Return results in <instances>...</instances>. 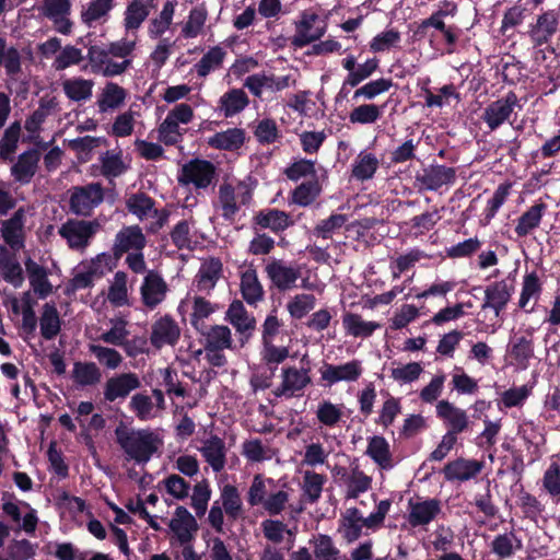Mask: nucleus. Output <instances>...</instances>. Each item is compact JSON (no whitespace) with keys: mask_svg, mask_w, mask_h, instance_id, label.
Masks as SVG:
<instances>
[{"mask_svg":"<svg viewBox=\"0 0 560 560\" xmlns=\"http://www.w3.org/2000/svg\"><path fill=\"white\" fill-rule=\"evenodd\" d=\"M155 7V0H129L122 14L124 32L139 34L143 22Z\"/></svg>","mask_w":560,"mask_h":560,"instance_id":"23","label":"nucleus"},{"mask_svg":"<svg viewBox=\"0 0 560 560\" xmlns=\"http://www.w3.org/2000/svg\"><path fill=\"white\" fill-rule=\"evenodd\" d=\"M141 381L136 373H120L109 377L104 385V399L114 402L118 399H125L128 395L140 388Z\"/></svg>","mask_w":560,"mask_h":560,"instance_id":"22","label":"nucleus"},{"mask_svg":"<svg viewBox=\"0 0 560 560\" xmlns=\"http://www.w3.org/2000/svg\"><path fill=\"white\" fill-rule=\"evenodd\" d=\"M115 0H92L83 4L80 10V21L88 28H94L107 23Z\"/></svg>","mask_w":560,"mask_h":560,"instance_id":"32","label":"nucleus"},{"mask_svg":"<svg viewBox=\"0 0 560 560\" xmlns=\"http://www.w3.org/2000/svg\"><path fill=\"white\" fill-rule=\"evenodd\" d=\"M256 222L261 228L270 229L273 232L283 231L291 224L289 214L277 209L260 211L256 215Z\"/></svg>","mask_w":560,"mask_h":560,"instance_id":"64","label":"nucleus"},{"mask_svg":"<svg viewBox=\"0 0 560 560\" xmlns=\"http://www.w3.org/2000/svg\"><path fill=\"white\" fill-rule=\"evenodd\" d=\"M249 103L246 93L242 89H232L219 100V108L224 117H232L242 112Z\"/></svg>","mask_w":560,"mask_h":560,"instance_id":"55","label":"nucleus"},{"mask_svg":"<svg viewBox=\"0 0 560 560\" xmlns=\"http://www.w3.org/2000/svg\"><path fill=\"white\" fill-rule=\"evenodd\" d=\"M276 486L272 478H267L260 474L255 475L246 494L247 503L250 506L261 505Z\"/></svg>","mask_w":560,"mask_h":560,"instance_id":"51","label":"nucleus"},{"mask_svg":"<svg viewBox=\"0 0 560 560\" xmlns=\"http://www.w3.org/2000/svg\"><path fill=\"white\" fill-rule=\"evenodd\" d=\"M103 200L104 190L98 183L73 187L70 195V209L78 215H89Z\"/></svg>","mask_w":560,"mask_h":560,"instance_id":"11","label":"nucleus"},{"mask_svg":"<svg viewBox=\"0 0 560 560\" xmlns=\"http://www.w3.org/2000/svg\"><path fill=\"white\" fill-rule=\"evenodd\" d=\"M513 287L505 280L493 282L486 287L481 308L492 310L497 317L505 310L511 300Z\"/></svg>","mask_w":560,"mask_h":560,"instance_id":"31","label":"nucleus"},{"mask_svg":"<svg viewBox=\"0 0 560 560\" xmlns=\"http://www.w3.org/2000/svg\"><path fill=\"white\" fill-rule=\"evenodd\" d=\"M378 167L380 160L375 154L361 151L352 163L351 176L360 182L369 180L373 178Z\"/></svg>","mask_w":560,"mask_h":560,"instance_id":"47","label":"nucleus"},{"mask_svg":"<svg viewBox=\"0 0 560 560\" xmlns=\"http://www.w3.org/2000/svg\"><path fill=\"white\" fill-rule=\"evenodd\" d=\"M125 205L128 212L139 221L152 219L147 226L149 233H158L168 221V210L155 208V201L144 192L130 194Z\"/></svg>","mask_w":560,"mask_h":560,"instance_id":"4","label":"nucleus"},{"mask_svg":"<svg viewBox=\"0 0 560 560\" xmlns=\"http://www.w3.org/2000/svg\"><path fill=\"white\" fill-rule=\"evenodd\" d=\"M3 513L19 525V529L33 536L39 518L37 511L25 501H8L2 504Z\"/></svg>","mask_w":560,"mask_h":560,"instance_id":"18","label":"nucleus"},{"mask_svg":"<svg viewBox=\"0 0 560 560\" xmlns=\"http://www.w3.org/2000/svg\"><path fill=\"white\" fill-rule=\"evenodd\" d=\"M101 224L96 220L68 219L58 229V234L72 250L84 253Z\"/></svg>","mask_w":560,"mask_h":560,"instance_id":"5","label":"nucleus"},{"mask_svg":"<svg viewBox=\"0 0 560 560\" xmlns=\"http://www.w3.org/2000/svg\"><path fill=\"white\" fill-rule=\"evenodd\" d=\"M31 212V207H20L10 219L2 222L1 234L10 247L18 248L22 246L25 220Z\"/></svg>","mask_w":560,"mask_h":560,"instance_id":"33","label":"nucleus"},{"mask_svg":"<svg viewBox=\"0 0 560 560\" xmlns=\"http://www.w3.org/2000/svg\"><path fill=\"white\" fill-rule=\"evenodd\" d=\"M168 526L180 545L190 542L198 530V523L195 516L185 506H177L175 509Z\"/></svg>","mask_w":560,"mask_h":560,"instance_id":"26","label":"nucleus"},{"mask_svg":"<svg viewBox=\"0 0 560 560\" xmlns=\"http://www.w3.org/2000/svg\"><path fill=\"white\" fill-rule=\"evenodd\" d=\"M363 374L362 361L353 359L341 364L324 362L319 368L320 381L324 386L338 383H355Z\"/></svg>","mask_w":560,"mask_h":560,"instance_id":"10","label":"nucleus"},{"mask_svg":"<svg viewBox=\"0 0 560 560\" xmlns=\"http://www.w3.org/2000/svg\"><path fill=\"white\" fill-rule=\"evenodd\" d=\"M342 326L347 336L353 338H369L381 324L373 320H365L360 314L348 312L342 316Z\"/></svg>","mask_w":560,"mask_h":560,"instance_id":"40","label":"nucleus"},{"mask_svg":"<svg viewBox=\"0 0 560 560\" xmlns=\"http://www.w3.org/2000/svg\"><path fill=\"white\" fill-rule=\"evenodd\" d=\"M65 95L73 102H86L92 97L94 81L82 77H72L61 82Z\"/></svg>","mask_w":560,"mask_h":560,"instance_id":"44","label":"nucleus"},{"mask_svg":"<svg viewBox=\"0 0 560 560\" xmlns=\"http://www.w3.org/2000/svg\"><path fill=\"white\" fill-rule=\"evenodd\" d=\"M366 455L382 469H390L393 467L389 443L383 436L374 435L369 439Z\"/></svg>","mask_w":560,"mask_h":560,"instance_id":"49","label":"nucleus"},{"mask_svg":"<svg viewBox=\"0 0 560 560\" xmlns=\"http://www.w3.org/2000/svg\"><path fill=\"white\" fill-rule=\"evenodd\" d=\"M240 287L243 299L249 305H255L257 302L264 299V287L259 281L257 271L254 268H248L242 272Z\"/></svg>","mask_w":560,"mask_h":560,"instance_id":"45","label":"nucleus"},{"mask_svg":"<svg viewBox=\"0 0 560 560\" xmlns=\"http://www.w3.org/2000/svg\"><path fill=\"white\" fill-rule=\"evenodd\" d=\"M198 451L213 472L219 474L225 468L228 447L225 442L218 435L203 440Z\"/></svg>","mask_w":560,"mask_h":560,"instance_id":"29","label":"nucleus"},{"mask_svg":"<svg viewBox=\"0 0 560 560\" xmlns=\"http://www.w3.org/2000/svg\"><path fill=\"white\" fill-rule=\"evenodd\" d=\"M71 8V0H43L39 11L52 23L55 31L62 35H70L73 30V22L70 19Z\"/></svg>","mask_w":560,"mask_h":560,"instance_id":"13","label":"nucleus"},{"mask_svg":"<svg viewBox=\"0 0 560 560\" xmlns=\"http://www.w3.org/2000/svg\"><path fill=\"white\" fill-rule=\"evenodd\" d=\"M253 187L245 180H224L218 189V198L213 203L214 210L229 222H234L243 207L250 203Z\"/></svg>","mask_w":560,"mask_h":560,"instance_id":"3","label":"nucleus"},{"mask_svg":"<svg viewBox=\"0 0 560 560\" xmlns=\"http://www.w3.org/2000/svg\"><path fill=\"white\" fill-rule=\"evenodd\" d=\"M26 275L28 278L30 285L33 292L39 299H46L54 292V285L48 279V269L33 260L27 258L24 261Z\"/></svg>","mask_w":560,"mask_h":560,"instance_id":"35","label":"nucleus"},{"mask_svg":"<svg viewBox=\"0 0 560 560\" xmlns=\"http://www.w3.org/2000/svg\"><path fill=\"white\" fill-rule=\"evenodd\" d=\"M326 481L327 478L325 475L318 474L314 470L304 471L302 491L303 495L310 503H315L319 500Z\"/></svg>","mask_w":560,"mask_h":560,"instance_id":"62","label":"nucleus"},{"mask_svg":"<svg viewBox=\"0 0 560 560\" xmlns=\"http://www.w3.org/2000/svg\"><path fill=\"white\" fill-rule=\"evenodd\" d=\"M225 319L234 327L241 340H248L256 329L255 317L247 312L240 300H234L229 305Z\"/></svg>","mask_w":560,"mask_h":560,"instance_id":"28","label":"nucleus"},{"mask_svg":"<svg viewBox=\"0 0 560 560\" xmlns=\"http://www.w3.org/2000/svg\"><path fill=\"white\" fill-rule=\"evenodd\" d=\"M295 83L296 79L294 74L291 73L277 77L261 72L247 77L244 86L247 88L254 96L261 97L265 91L277 93L295 85Z\"/></svg>","mask_w":560,"mask_h":560,"instance_id":"12","label":"nucleus"},{"mask_svg":"<svg viewBox=\"0 0 560 560\" xmlns=\"http://www.w3.org/2000/svg\"><path fill=\"white\" fill-rule=\"evenodd\" d=\"M107 300L114 306L129 305L128 275L125 271H117L109 284Z\"/></svg>","mask_w":560,"mask_h":560,"instance_id":"56","label":"nucleus"},{"mask_svg":"<svg viewBox=\"0 0 560 560\" xmlns=\"http://www.w3.org/2000/svg\"><path fill=\"white\" fill-rule=\"evenodd\" d=\"M456 172L453 167L444 165H432L425 170L421 175H418L417 179L423 188L428 190H436L443 185L454 183Z\"/></svg>","mask_w":560,"mask_h":560,"instance_id":"39","label":"nucleus"},{"mask_svg":"<svg viewBox=\"0 0 560 560\" xmlns=\"http://www.w3.org/2000/svg\"><path fill=\"white\" fill-rule=\"evenodd\" d=\"M139 42V34L125 32L121 38L110 42L107 47L90 46L88 60L92 72L105 78L124 74L132 66Z\"/></svg>","mask_w":560,"mask_h":560,"instance_id":"1","label":"nucleus"},{"mask_svg":"<svg viewBox=\"0 0 560 560\" xmlns=\"http://www.w3.org/2000/svg\"><path fill=\"white\" fill-rule=\"evenodd\" d=\"M559 28V14L553 10H548L537 15L535 21L529 24L527 35L534 47H540L548 44Z\"/></svg>","mask_w":560,"mask_h":560,"instance_id":"19","label":"nucleus"},{"mask_svg":"<svg viewBox=\"0 0 560 560\" xmlns=\"http://www.w3.org/2000/svg\"><path fill=\"white\" fill-rule=\"evenodd\" d=\"M517 96L510 92L504 97L490 103L482 114V119L490 130H495L509 119L517 105Z\"/></svg>","mask_w":560,"mask_h":560,"instance_id":"27","label":"nucleus"},{"mask_svg":"<svg viewBox=\"0 0 560 560\" xmlns=\"http://www.w3.org/2000/svg\"><path fill=\"white\" fill-rule=\"evenodd\" d=\"M264 271L270 284L279 291H289L296 287L301 268L284 259L270 257L265 261Z\"/></svg>","mask_w":560,"mask_h":560,"instance_id":"7","label":"nucleus"},{"mask_svg":"<svg viewBox=\"0 0 560 560\" xmlns=\"http://www.w3.org/2000/svg\"><path fill=\"white\" fill-rule=\"evenodd\" d=\"M457 11L456 4L452 2H446L445 8L439 9L433 12L429 18L421 21L418 27V33L425 35L427 31L432 27L439 32H441L445 44L447 45V52H454V46L459 36V28L454 25H446L444 22V18L447 15H455Z\"/></svg>","mask_w":560,"mask_h":560,"instance_id":"8","label":"nucleus"},{"mask_svg":"<svg viewBox=\"0 0 560 560\" xmlns=\"http://www.w3.org/2000/svg\"><path fill=\"white\" fill-rule=\"evenodd\" d=\"M109 326L97 336L96 340L116 347L124 346L129 336L128 322L122 317H116L109 320Z\"/></svg>","mask_w":560,"mask_h":560,"instance_id":"53","label":"nucleus"},{"mask_svg":"<svg viewBox=\"0 0 560 560\" xmlns=\"http://www.w3.org/2000/svg\"><path fill=\"white\" fill-rule=\"evenodd\" d=\"M221 508L230 518L236 520L243 513V502L237 488L234 485L226 483L220 492Z\"/></svg>","mask_w":560,"mask_h":560,"instance_id":"58","label":"nucleus"},{"mask_svg":"<svg viewBox=\"0 0 560 560\" xmlns=\"http://www.w3.org/2000/svg\"><path fill=\"white\" fill-rule=\"evenodd\" d=\"M205 347L213 349H231L233 343L231 329L225 325H214L207 327L205 334Z\"/></svg>","mask_w":560,"mask_h":560,"instance_id":"59","label":"nucleus"},{"mask_svg":"<svg viewBox=\"0 0 560 560\" xmlns=\"http://www.w3.org/2000/svg\"><path fill=\"white\" fill-rule=\"evenodd\" d=\"M71 377L79 386H95L102 380V372L94 362H75Z\"/></svg>","mask_w":560,"mask_h":560,"instance_id":"52","label":"nucleus"},{"mask_svg":"<svg viewBox=\"0 0 560 560\" xmlns=\"http://www.w3.org/2000/svg\"><path fill=\"white\" fill-rule=\"evenodd\" d=\"M441 502L436 499L410 500L407 521L411 527L429 525L441 513Z\"/></svg>","mask_w":560,"mask_h":560,"instance_id":"25","label":"nucleus"},{"mask_svg":"<svg viewBox=\"0 0 560 560\" xmlns=\"http://www.w3.org/2000/svg\"><path fill=\"white\" fill-rule=\"evenodd\" d=\"M509 355L518 369L526 370L529 366V361L534 358V340L514 336L509 345Z\"/></svg>","mask_w":560,"mask_h":560,"instance_id":"42","label":"nucleus"},{"mask_svg":"<svg viewBox=\"0 0 560 560\" xmlns=\"http://www.w3.org/2000/svg\"><path fill=\"white\" fill-rule=\"evenodd\" d=\"M114 261L110 254L101 253L89 261L82 262L72 278V287L75 290L92 287L95 280L101 279L113 269Z\"/></svg>","mask_w":560,"mask_h":560,"instance_id":"9","label":"nucleus"},{"mask_svg":"<svg viewBox=\"0 0 560 560\" xmlns=\"http://www.w3.org/2000/svg\"><path fill=\"white\" fill-rule=\"evenodd\" d=\"M522 547V540L513 532L497 535L490 544L491 551L499 559L511 558Z\"/></svg>","mask_w":560,"mask_h":560,"instance_id":"54","label":"nucleus"},{"mask_svg":"<svg viewBox=\"0 0 560 560\" xmlns=\"http://www.w3.org/2000/svg\"><path fill=\"white\" fill-rule=\"evenodd\" d=\"M435 412L436 417L442 420L447 428L446 433H452L456 438L457 434L467 431L471 424L466 410L446 399L436 402Z\"/></svg>","mask_w":560,"mask_h":560,"instance_id":"15","label":"nucleus"},{"mask_svg":"<svg viewBox=\"0 0 560 560\" xmlns=\"http://www.w3.org/2000/svg\"><path fill=\"white\" fill-rule=\"evenodd\" d=\"M40 154L32 149L19 155L16 162L11 167V175L15 182L26 185L37 172Z\"/></svg>","mask_w":560,"mask_h":560,"instance_id":"37","label":"nucleus"},{"mask_svg":"<svg viewBox=\"0 0 560 560\" xmlns=\"http://www.w3.org/2000/svg\"><path fill=\"white\" fill-rule=\"evenodd\" d=\"M180 337V328L171 316L165 315L156 319L151 327L150 342L156 348L174 347Z\"/></svg>","mask_w":560,"mask_h":560,"instance_id":"24","label":"nucleus"},{"mask_svg":"<svg viewBox=\"0 0 560 560\" xmlns=\"http://www.w3.org/2000/svg\"><path fill=\"white\" fill-rule=\"evenodd\" d=\"M280 378V384L273 389L277 397L299 396L312 382L308 369H298L295 366L283 368Z\"/></svg>","mask_w":560,"mask_h":560,"instance_id":"16","label":"nucleus"},{"mask_svg":"<svg viewBox=\"0 0 560 560\" xmlns=\"http://www.w3.org/2000/svg\"><path fill=\"white\" fill-rule=\"evenodd\" d=\"M481 469L482 463L479 460L457 458L445 465L443 474L448 481H467L476 477Z\"/></svg>","mask_w":560,"mask_h":560,"instance_id":"38","label":"nucleus"},{"mask_svg":"<svg viewBox=\"0 0 560 560\" xmlns=\"http://www.w3.org/2000/svg\"><path fill=\"white\" fill-rule=\"evenodd\" d=\"M242 455L250 463H261L270 460L275 456V452L261 440L250 439L243 442Z\"/></svg>","mask_w":560,"mask_h":560,"instance_id":"60","label":"nucleus"},{"mask_svg":"<svg viewBox=\"0 0 560 560\" xmlns=\"http://www.w3.org/2000/svg\"><path fill=\"white\" fill-rule=\"evenodd\" d=\"M364 528L363 515L360 510L357 508H349L340 515L337 533L345 542L353 544L364 535Z\"/></svg>","mask_w":560,"mask_h":560,"instance_id":"30","label":"nucleus"},{"mask_svg":"<svg viewBox=\"0 0 560 560\" xmlns=\"http://www.w3.org/2000/svg\"><path fill=\"white\" fill-rule=\"evenodd\" d=\"M264 537L272 545H281L285 541L293 545L295 534L285 523L279 520L267 518L260 523Z\"/></svg>","mask_w":560,"mask_h":560,"instance_id":"43","label":"nucleus"},{"mask_svg":"<svg viewBox=\"0 0 560 560\" xmlns=\"http://www.w3.org/2000/svg\"><path fill=\"white\" fill-rule=\"evenodd\" d=\"M326 32L324 24H320L319 16L311 11H304L295 24V34L292 44L303 47L319 39Z\"/></svg>","mask_w":560,"mask_h":560,"instance_id":"21","label":"nucleus"},{"mask_svg":"<svg viewBox=\"0 0 560 560\" xmlns=\"http://www.w3.org/2000/svg\"><path fill=\"white\" fill-rule=\"evenodd\" d=\"M222 273V264L217 258L203 261L192 282V290L199 293H209L217 284Z\"/></svg>","mask_w":560,"mask_h":560,"instance_id":"36","label":"nucleus"},{"mask_svg":"<svg viewBox=\"0 0 560 560\" xmlns=\"http://www.w3.org/2000/svg\"><path fill=\"white\" fill-rule=\"evenodd\" d=\"M141 303L149 310L156 308L166 299L168 285L155 270H149L139 288Z\"/></svg>","mask_w":560,"mask_h":560,"instance_id":"17","label":"nucleus"},{"mask_svg":"<svg viewBox=\"0 0 560 560\" xmlns=\"http://www.w3.org/2000/svg\"><path fill=\"white\" fill-rule=\"evenodd\" d=\"M115 435L127 459L138 464L148 463L162 445L158 434L150 430H135L120 424L115 429Z\"/></svg>","mask_w":560,"mask_h":560,"instance_id":"2","label":"nucleus"},{"mask_svg":"<svg viewBox=\"0 0 560 560\" xmlns=\"http://www.w3.org/2000/svg\"><path fill=\"white\" fill-rule=\"evenodd\" d=\"M420 362L398 363L389 370V377L400 386L417 382L423 373Z\"/></svg>","mask_w":560,"mask_h":560,"instance_id":"57","label":"nucleus"},{"mask_svg":"<svg viewBox=\"0 0 560 560\" xmlns=\"http://www.w3.org/2000/svg\"><path fill=\"white\" fill-rule=\"evenodd\" d=\"M215 177V166L206 160H191L182 168L179 182L183 184H192L196 188H208Z\"/></svg>","mask_w":560,"mask_h":560,"instance_id":"20","label":"nucleus"},{"mask_svg":"<svg viewBox=\"0 0 560 560\" xmlns=\"http://www.w3.org/2000/svg\"><path fill=\"white\" fill-rule=\"evenodd\" d=\"M40 335L46 340L54 339L61 330V319L54 303H45L39 317Z\"/></svg>","mask_w":560,"mask_h":560,"instance_id":"48","label":"nucleus"},{"mask_svg":"<svg viewBox=\"0 0 560 560\" xmlns=\"http://www.w3.org/2000/svg\"><path fill=\"white\" fill-rule=\"evenodd\" d=\"M244 131L238 128H231L212 136L208 143L220 150H236L244 143Z\"/></svg>","mask_w":560,"mask_h":560,"instance_id":"61","label":"nucleus"},{"mask_svg":"<svg viewBox=\"0 0 560 560\" xmlns=\"http://www.w3.org/2000/svg\"><path fill=\"white\" fill-rule=\"evenodd\" d=\"M127 90L115 82H107L100 91L96 106L100 114L113 113L125 105Z\"/></svg>","mask_w":560,"mask_h":560,"instance_id":"34","label":"nucleus"},{"mask_svg":"<svg viewBox=\"0 0 560 560\" xmlns=\"http://www.w3.org/2000/svg\"><path fill=\"white\" fill-rule=\"evenodd\" d=\"M147 246V237L138 224L124 225L114 237L113 255L120 258L125 254L142 252Z\"/></svg>","mask_w":560,"mask_h":560,"instance_id":"14","label":"nucleus"},{"mask_svg":"<svg viewBox=\"0 0 560 560\" xmlns=\"http://www.w3.org/2000/svg\"><path fill=\"white\" fill-rule=\"evenodd\" d=\"M0 268L7 282L14 288L22 287L24 282L23 269L20 262L3 246L0 247Z\"/></svg>","mask_w":560,"mask_h":560,"instance_id":"50","label":"nucleus"},{"mask_svg":"<svg viewBox=\"0 0 560 560\" xmlns=\"http://www.w3.org/2000/svg\"><path fill=\"white\" fill-rule=\"evenodd\" d=\"M176 5V0H167L160 13L150 20L147 31L151 39L161 38L171 28Z\"/></svg>","mask_w":560,"mask_h":560,"instance_id":"41","label":"nucleus"},{"mask_svg":"<svg viewBox=\"0 0 560 560\" xmlns=\"http://www.w3.org/2000/svg\"><path fill=\"white\" fill-rule=\"evenodd\" d=\"M190 291L180 301L178 313L183 318L188 317L190 325L200 334L207 329L206 320L217 312L218 307L206 298Z\"/></svg>","mask_w":560,"mask_h":560,"instance_id":"6","label":"nucleus"},{"mask_svg":"<svg viewBox=\"0 0 560 560\" xmlns=\"http://www.w3.org/2000/svg\"><path fill=\"white\" fill-rule=\"evenodd\" d=\"M226 57V51L220 47H211L198 62L194 65L192 70L197 73L198 78L205 79L211 72L219 70Z\"/></svg>","mask_w":560,"mask_h":560,"instance_id":"46","label":"nucleus"},{"mask_svg":"<svg viewBox=\"0 0 560 560\" xmlns=\"http://www.w3.org/2000/svg\"><path fill=\"white\" fill-rule=\"evenodd\" d=\"M313 552L318 560H339L340 549L329 535L318 534L311 539Z\"/></svg>","mask_w":560,"mask_h":560,"instance_id":"63","label":"nucleus"}]
</instances>
